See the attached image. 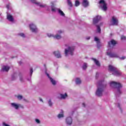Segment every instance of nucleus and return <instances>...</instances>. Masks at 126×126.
<instances>
[{
	"instance_id": "obj_25",
	"label": "nucleus",
	"mask_w": 126,
	"mask_h": 126,
	"mask_svg": "<svg viewBox=\"0 0 126 126\" xmlns=\"http://www.w3.org/2000/svg\"><path fill=\"white\" fill-rule=\"evenodd\" d=\"M80 5V2L78 1V0H76L75 2V6H79Z\"/></svg>"
},
{
	"instance_id": "obj_50",
	"label": "nucleus",
	"mask_w": 126,
	"mask_h": 126,
	"mask_svg": "<svg viewBox=\"0 0 126 126\" xmlns=\"http://www.w3.org/2000/svg\"><path fill=\"white\" fill-rule=\"evenodd\" d=\"M44 67H46V64H44Z\"/></svg>"
},
{
	"instance_id": "obj_45",
	"label": "nucleus",
	"mask_w": 126,
	"mask_h": 126,
	"mask_svg": "<svg viewBox=\"0 0 126 126\" xmlns=\"http://www.w3.org/2000/svg\"><path fill=\"white\" fill-rule=\"evenodd\" d=\"M83 107H85V103H82Z\"/></svg>"
},
{
	"instance_id": "obj_16",
	"label": "nucleus",
	"mask_w": 126,
	"mask_h": 126,
	"mask_svg": "<svg viewBox=\"0 0 126 126\" xmlns=\"http://www.w3.org/2000/svg\"><path fill=\"white\" fill-rule=\"evenodd\" d=\"M7 19L9 21H10V22H13V21H14V19H13V17H12L11 15L9 14H7Z\"/></svg>"
},
{
	"instance_id": "obj_2",
	"label": "nucleus",
	"mask_w": 126,
	"mask_h": 126,
	"mask_svg": "<svg viewBox=\"0 0 126 126\" xmlns=\"http://www.w3.org/2000/svg\"><path fill=\"white\" fill-rule=\"evenodd\" d=\"M110 85L112 88H115V89H116L117 92L115 93L116 97L122 94V92L120 89L123 87V86H122L121 83L116 82H111L110 83Z\"/></svg>"
},
{
	"instance_id": "obj_1",
	"label": "nucleus",
	"mask_w": 126,
	"mask_h": 126,
	"mask_svg": "<svg viewBox=\"0 0 126 126\" xmlns=\"http://www.w3.org/2000/svg\"><path fill=\"white\" fill-rule=\"evenodd\" d=\"M117 44V42L115 41L114 39L111 40L110 42H108V50L107 52V54L110 58H119V55L117 54L112 53L110 52L109 51H111L113 48H114V46Z\"/></svg>"
},
{
	"instance_id": "obj_24",
	"label": "nucleus",
	"mask_w": 126,
	"mask_h": 126,
	"mask_svg": "<svg viewBox=\"0 0 126 126\" xmlns=\"http://www.w3.org/2000/svg\"><path fill=\"white\" fill-rule=\"evenodd\" d=\"M76 84H80L81 83V80H80V78H77L75 80Z\"/></svg>"
},
{
	"instance_id": "obj_20",
	"label": "nucleus",
	"mask_w": 126,
	"mask_h": 126,
	"mask_svg": "<svg viewBox=\"0 0 126 126\" xmlns=\"http://www.w3.org/2000/svg\"><path fill=\"white\" fill-rule=\"evenodd\" d=\"M94 41L97 43V48H100V47H101V45L100 44V40L97 37H95Z\"/></svg>"
},
{
	"instance_id": "obj_23",
	"label": "nucleus",
	"mask_w": 126,
	"mask_h": 126,
	"mask_svg": "<svg viewBox=\"0 0 126 126\" xmlns=\"http://www.w3.org/2000/svg\"><path fill=\"white\" fill-rule=\"evenodd\" d=\"M17 78V73H14L13 75H12V80H15V79H16Z\"/></svg>"
},
{
	"instance_id": "obj_39",
	"label": "nucleus",
	"mask_w": 126,
	"mask_h": 126,
	"mask_svg": "<svg viewBox=\"0 0 126 126\" xmlns=\"http://www.w3.org/2000/svg\"><path fill=\"white\" fill-rule=\"evenodd\" d=\"M121 40H126V36L124 35L121 36Z\"/></svg>"
},
{
	"instance_id": "obj_12",
	"label": "nucleus",
	"mask_w": 126,
	"mask_h": 126,
	"mask_svg": "<svg viewBox=\"0 0 126 126\" xmlns=\"http://www.w3.org/2000/svg\"><path fill=\"white\" fill-rule=\"evenodd\" d=\"M65 123L67 126H71L72 124V118L70 117H67L65 120Z\"/></svg>"
},
{
	"instance_id": "obj_11",
	"label": "nucleus",
	"mask_w": 126,
	"mask_h": 126,
	"mask_svg": "<svg viewBox=\"0 0 126 126\" xmlns=\"http://www.w3.org/2000/svg\"><path fill=\"white\" fill-rule=\"evenodd\" d=\"M36 5L38 6H39L40 7L44 8L45 7L47 8V10H50V9H49V6H47V4H42L41 2H37L36 3Z\"/></svg>"
},
{
	"instance_id": "obj_26",
	"label": "nucleus",
	"mask_w": 126,
	"mask_h": 126,
	"mask_svg": "<svg viewBox=\"0 0 126 126\" xmlns=\"http://www.w3.org/2000/svg\"><path fill=\"white\" fill-rule=\"evenodd\" d=\"M96 28H97V31L98 33H101V28H100V26L97 25Z\"/></svg>"
},
{
	"instance_id": "obj_18",
	"label": "nucleus",
	"mask_w": 126,
	"mask_h": 126,
	"mask_svg": "<svg viewBox=\"0 0 126 126\" xmlns=\"http://www.w3.org/2000/svg\"><path fill=\"white\" fill-rule=\"evenodd\" d=\"M53 54L58 59L62 58V56L61 55V53L60 52V51H55L54 52H53Z\"/></svg>"
},
{
	"instance_id": "obj_41",
	"label": "nucleus",
	"mask_w": 126,
	"mask_h": 126,
	"mask_svg": "<svg viewBox=\"0 0 126 126\" xmlns=\"http://www.w3.org/2000/svg\"><path fill=\"white\" fill-rule=\"evenodd\" d=\"M98 76H99V73L96 72L95 75V78H98Z\"/></svg>"
},
{
	"instance_id": "obj_8",
	"label": "nucleus",
	"mask_w": 126,
	"mask_h": 126,
	"mask_svg": "<svg viewBox=\"0 0 126 126\" xmlns=\"http://www.w3.org/2000/svg\"><path fill=\"white\" fill-rule=\"evenodd\" d=\"M30 30L32 33H38L39 32V30L36 25L32 23L30 25Z\"/></svg>"
},
{
	"instance_id": "obj_40",
	"label": "nucleus",
	"mask_w": 126,
	"mask_h": 126,
	"mask_svg": "<svg viewBox=\"0 0 126 126\" xmlns=\"http://www.w3.org/2000/svg\"><path fill=\"white\" fill-rule=\"evenodd\" d=\"M2 125H3V126H10L7 125V124H6L5 122H3V123H2Z\"/></svg>"
},
{
	"instance_id": "obj_13",
	"label": "nucleus",
	"mask_w": 126,
	"mask_h": 126,
	"mask_svg": "<svg viewBox=\"0 0 126 126\" xmlns=\"http://www.w3.org/2000/svg\"><path fill=\"white\" fill-rule=\"evenodd\" d=\"M45 73L47 75V76L48 77V78H49L51 82L52 83V84H53V85H56V84H57V82H56V81H55V80H54L53 78H52L51 77H50V75L49 74H48V73H47V70H45Z\"/></svg>"
},
{
	"instance_id": "obj_22",
	"label": "nucleus",
	"mask_w": 126,
	"mask_h": 126,
	"mask_svg": "<svg viewBox=\"0 0 126 126\" xmlns=\"http://www.w3.org/2000/svg\"><path fill=\"white\" fill-rule=\"evenodd\" d=\"M60 96H61V99H65V98L67 97V94L66 93H65L64 94H61Z\"/></svg>"
},
{
	"instance_id": "obj_9",
	"label": "nucleus",
	"mask_w": 126,
	"mask_h": 126,
	"mask_svg": "<svg viewBox=\"0 0 126 126\" xmlns=\"http://www.w3.org/2000/svg\"><path fill=\"white\" fill-rule=\"evenodd\" d=\"M99 4L100 8L103 10V11H106V10H107V4L104 0H101L99 1Z\"/></svg>"
},
{
	"instance_id": "obj_17",
	"label": "nucleus",
	"mask_w": 126,
	"mask_h": 126,
	"mask_svg": "<svg viewBox=\"0 0 126 126\" xmlns=\"http://www.w3.org/2000/svg\"><path fill=\"white\" fill-rule=\"evenodd\" d=\"M82 5L84 7H87L89 6V2L87 0H83Z\"/></svg>"
},
{
	"instance_id": "obj_4",
	"label": "nucleus",
	"mask_w": 126,
	"mask_h": 126,
	"mask_svg": "<svg viewBox=\"0 0 126 126\" xmlns=\"http://www.w3.org/2000/svg\"><path fill=\"white\" fill-rule=\"evenodd\" d=\"M63 33V31L62 30H58L56 32V34H54L53 33H47V35L49 37V38H54V39H56V40H60L62 39V35Z\"/></svg>"
},
{
	"instance_id": "obj_48",
	"label": "nucleus",
	"mask_w": 126,
	"mask_h": 126,
	"mask_svg": "<svg viewBox=\"0 0 126 126\" xmlns=\"http://www.w3.org/2000/svg\"><path fill=\"white\" fill-rule=\"evenodd\" d=\"M102 24H103V23H100V26H101V25H102Z\"/></svg>"
},
{
	"instance_id": "obj_46",
	"label": "nucleus",
	"mask_w": 126,
	"mask_h": 126,
	"mask_svg": "<svg viewBox=\"0 0 126 126\" xmlns=\"http://www.w3.org/2000/svg\"><path fill=\"white\" fill-rule=\"evenodd\" d=\"M39 100L41 102H43V99L42 98H40Z\"/></svg>"
},
{
	"instance_id": "obj_27",
	"label": "nucleus",
	"mask_w": 126,
	"mask_h": 126,
	"mask_svg": "<svg viewBox=\"0 0 126 126\" xmlns=\"http://www.w3.org/2000/svg\"><path fill=\"white\" fill-rule=\"evenodd\" d=\"M58 119H62V118H63V113L59 114L57 116Z\"/></svg>"
},
{
	"instance_id": "obj_15",
	"label": "nucleus",
	"mask_w": 126,
	"mask_h": 126,
	"mask_svg": "<svg viewBox=\"0 0 126 126\" xmlns=\"http://www.w3.org/2000/svg\"><path fill=\"white\" fill-rule=\"evenodd\" d=\"M19 104L18 103L12 102L11 103V107H12V108H13V109H15V110H18L19 106Z\"/></svg>"
},
{
	"instance_id": "obj_38",
	"label": "nucleus",
	"mask_w": 126,
	"mask_h": 126,
	"mask_svg": "<svg viewBox=\"0 0 126 126\" xmlns=\"http://www.w3.org/2000/svg\"><path fill=\"white\" fill-rule=\"evenodd\" d=\"M19 108H21L22 109H24V106L19 104Z\"/></svg>"
},
{
	"instance_id": "obj_33",
	"label": "nucleus",
	"mask_w": 126,
	"mask_h": 126,
	"mask_svg": "<svg viewBox=\"0 0 126 126\" xmlns=\"http://www.w3.org/2000/svg\"><path fill=\"white\" fill-rule=\"evenodd\" d=\"M19 76L20 77V81H23V77H22V75H21V74H20L19 75Z\"/></svg>"
},
{
	"instance_id": "obj_42",
	"label": "nucleus",
	"mask_w": 126,
	"mask_h": 126,
	"mask_svg": "<svg viewBox=\"0 0 126 126\" xmlns=\"http://www.w3.org/2000/svg\"><path fill=\"white\" fill-rule=\"evenodd\" d=\"M125 59H126V57L123 56V57H122V58H120V60H125Z\"/></svg>"
},
{
	"instance_id": "obj_21",
	"label": "nucleus",
	"mask_w": 126,
	"mask_h": 126,
	"mask_svg": "<svg viewBox=\"0 0 126 126\" xmlns=\"http://www.w3.org/2000/svg\"><path fill=\"white\" fill-rule=\"evenodd\" d=\"M92 60L94 61V63L97 65V66H100V62L96 59L92 58Z\"/></svg>"
},
{
	"instance_id": "obj_6",
	"label": "nucleus",
	"mask_w": 126,
	"mask_h": 126,
	"mask_svg": "<svg viewBox=\"0 0 126 126\" xmlns=\"http://www.w3.org/2000/svg\"><path fill=\"white\" fill-rule=\"evenodd\" d=\"M108 69L110 71H112V74L115 76H120V75H121V72L119 71H117V68L113 65H109Z\"/></svg>"
},
{
	"instance_id": "obj_43",
	"label": "nucleus",
	"mask_w": 126,
	"mask_h": 126,
	"mask_svg": "<svg viewBox=\"0 0 126 126\" xmlns=\"http://www.w3.org/2000/svg\"><path fill=\"white\" fill-rule=\"evenodd\" d=\"M24 101H26L27 103H28L29 101L27 100L26 99L24 98Z\"/></svg>"
},
{
	"instance_id": "obj_34",
	"label": "nucleus",
	"mask_w": 126,
	"mask_h": 126,
	"mask_svg": "<svg viewBox=\"0 0 126 126\" xmlns=\"http://www.w3.org/2000/svg\"><path fill=\"white\" fill-rule=\"evenodd\" d=\"M31 2H32V3H35V4H36V3H38V2H37V1H36V0H31Z\"/></svg>"
},
{
	"instance_id": "obj_44",
	"label": "nucleus",
	"mask_w": 126,
	"mask_h": 126,
	"mask_svg": "<svg viewBox=\"0 0 126 126\" xmlns=\"http://www.w3.org/2000/svg\"><path fill=\"white\" fill-rule=\"evenodd\" d=\"M86 39H87V40H90V37L89 36V37H87V38H86Z\"/></svg>"
},
{
	"instance_id": "obj_7",
	"label": "nucleus",
	"mask_w": 126,
	"mask_h": 126,
	"mask_svg": "<svg viewBox=\"0 0 126 126\" xmlns=\"http://www.w3.org/2000/svg\"><path fill=\"white\" fill-rule=\"evenodd\" d=\"M73 51H74V47H68V49H65V55L66 56L70 55L72 56L73 55Z\"/></svg>"
},
{
	"instance_id": "obj_19",
	"label": "nucleus",
	"mask_w": 126,
	"mask_h": 126,
	"mask_svg": "<svg viewBox=\"0 0 126 126\" xmlns=\"http://www.w3.org/2000/svg\"><path fill=\"white\" fill-rule=\"evenodd\" d=\"M9 68L10 67L8 66H3L1 71H6V72H7L9 70Z\"/></svg>"
},
{
	"instance_id": "obj_3",
	"label": "nucleus",
	"mask_w": 126,
	"mask_h": 126,
	"mask_svg": "<svg viewBox=\"0 0 126 126\" xmlns=\"http://www.w3.org/2000/svg\"><path fill=\"white\" fill-rule=\"evenodd\" d=\"M104 87H105V86L103 85V81H99L97 83V89L95 93L96 96H98V97L102 96L103 93L104 92Z\"/></svg>"
},
{
	"instance_id": "obj_49",
	"label": "nucleus",
	"mask_w": 126,
	"mask_h": 126,
	"mask_svg": "<svg viewBox=\"0 0 126 126\" xmlns=\"http://www.w3.org/2000/svg\"><path fill=\"white\" fill-rule=\"evenodd\" d=\"M19 63L20 64H21V62H19Z\"/></svg>"
},
{
	"instance_id": "obj_35",
	"label": "nucleus",
	"mask_w": 126,
	"mask_h": 126,
	"mask_svg": "<svg viewBox=\"0 0 126 126\" xmlns=\"http://www.w3.org/2000/svg\"><path fill=\"white\" fill-rule=\"evenodd\" d=\"M30 72H31V74H30L31 76H32V74H33V68H30Z\"/></svg>"
},
{
	"instance_id": "obj_28",
	"label": "nucleus",
	"mask_w": 126,
	"mask_h": 126,
	"mask_svg": "<svg viewBox=\"0 0 126 126\" xmlns=\"http://www.w3.org/2000/svg\"><path fill=\"white\" fill-rule=\"evenodd\" d=\"M48 105L49 107H52L53 106V102H52V100L49 99L48 101Z\"/></svg>"
},
{
	"instance_id": "obj_30",
	"label": "nucleus",
	"mask_w": 126,
	"mask_h": 126,
	"mask_svg": "<svg viewBox=\"0 0 126 126\" xmlns=\"http://www.w3.org/2000/svg\"><path fill=\"white\" fill-rule=\"evenodd\" d=\"M67 0V3L69 6H70V7H72V3H71V1L69 0Z\"/></svg>"
},
{
	"instance_id": "obj_37",
	"label": "nucleus",
	"mask_w": 126,
	"mask_h": 126,
	"mask_svg": "<svg viewBox=\"0 0 126 126\" xmlns=\"http://www.w3.org/2000/svg\"><path fill=\"white\" fill-rule=\"evenodd\" d=\"M116 106H117V107H118V108H119L120 111L122 112V108H121V105L120 104V103H118Z\"/></svg>"
},
{
	"instance_id": "obj_10",
	"label": "nucleus",
	"mask_w": 126,
	"mask_h": 126,
	"mask_svg": "<svg viewBox=\"0 0 126 126\" xmlns=\"http://www.w3.org/2000/svg\"><path fill=\"white\" fill-rule=\"evenodd\" d=\"M110 23L111 25L117 26L118 25V24H119V20H118V18H117V17L113 16L110 21Z\"/></svg>"
},
{
	"instance_id": "obj_47",
	"label": "nucleus",
	"mask_w": 126,
	"mask_h": 126,
	"mask_svg": "<svg viewBox=\"0 0 126 126\" xmlns=\"http://www.w3.org/2000/svg\"><path fill=\"white\" fill-rule=\"evenodd\" d=\"M6 7H7V8H8H8H9V5H7L6 6Z\"/></svg>"
},
{
	"instance_id": "obj_31",
	"label": "nucleus",
	"mask_w": 126,
	"mask_h": 126,
	"mask_svg": "<svg viewBox=\"0 0 126 126\" xmlns=\"http://www.w3.org/2000/svg\"><path fill=\"white\" fill-rule=\"evenodd\" d=\"M19 36L22 37V38H25V34L24 33H18Z\"/></svg>"
},
{
	"instance_id": "obj_32",
	"label": "nucleus",
	"mask_w": 126,
	"mask_h": 126,
	"mask_svg": "<svg viewBox=\"0 0 126 126\" xmlns=\"http://www.w3.org/2000/svg\"><path fill=\"white\" fill-rule=\"evenodd\" d=\"M17 98L18 100H22V99L23 98V96L21 95H18L17 96Z\"/></svg>"
},
{
	"instance_id": "obj_36",
	"label": "nucleus",
	"mask_w": 126,
	"mask_h": 126,
	"mask_svg": "<svg viewBox=\"0 0 126 126\" xmlns=\"http://www.w3.org/2000/svg\"><path fill=\"white\" fill-rule=\"evenodd\" d=\"M35 121L36 124H40L41 123V122L38 119H35Z\"/></svg>"
},
{
	"instance_id": "obj_29",
	"label": "nucleus",
	"mask_w": 126,
	"mask_h": 126,
	"mask_svg": "<svg viewBox=\"0 0 126 126\" xmlns=\"http://www.w3.org/2000/svg\"><path fill=\"white\" fill-rule=\"evenodd\" d=\"M82 67L83 69H86V68H87V64L85 63H84Z\"/></svg>"
},
{
	"instance_id": "obj_5",
	"label": "nucleus",
	"mask_w": 126,
	"mask_h": 126,
	"mask_svg": "<svg viewBox=\"0 0 126 126\" xmlns=\"http://www.w3.org/2000/svg\"><path fill=\"white\" fill-rule=\"evenodd\" d=\"M51 4L52 5L51 7L52 12H57V11H58V13L61 16H62V17H65V14H64V13H63V12L60 9L56 8V7H55V6L54 5V2H51Z\"/></svg>"
},
{
	"instance_id": "obj_14",
	"label": "nucleus",
	"mask_w": 126,
	"mask_h": 126,
	"mask_svg": "<svg viewBox=\"0 0 126 126\" xmlns=\"http://www.w3.org/2000/svg\"><path fill=\"white\" fill-rule=\"evenodd\" d=\"M99 20H101V16H96L94 18L93 22L94 24H96V23H98V22H99Z\"/></svg>"
}]
</instances>
